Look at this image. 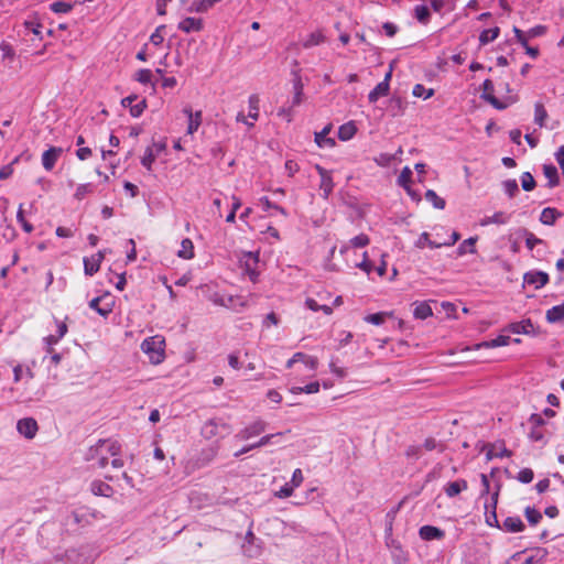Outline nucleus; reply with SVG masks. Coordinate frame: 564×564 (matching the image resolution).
I'll return each mask as SVG.
<instances>
[{"label": "nucleus", "mask_w": 564, "mask_h": 564, "mask_svg": "<svg viewBox=\"0 0 564 564\" xmlns=\"http://www.w3.org/2000/svg\"><path fill=\"white\" fill-rule=\"evenodd\" d=\"M121 453V445L112 440H99L90 446L86 453V460L95 462L94 465L104 468L108 465L110 456H118Z\"/></svg>", "instance_id": "nucleus-1"}, {"label": "nucleus", "mask_w": 564, "mask_h": 564, "mask_svg": "<svg viewBox=\"0 0 564 564\" xmlns=\"http://www.w3.org/2000/svg\"><path fill=\"white\" fill-rule=\"evenodd\" d=\"M165 339L161 335L145 338L141 344L142 351L149 357L153 365L161 364L165 358Z\"/></svg>", "instance_id": "nucleus-2"}, {"label": "nucleus", "mask_w": 564, "mask_h": 564, "mask_svg": "<svg viewBox=\"0 0 564 564\" xmlns=\"http://www.w3.org/2000/svg\"><path fill=\"white\" fill-rule=\"evenodd\" d=\"M268 424L262 420H257L253 423L249 424L245 429L238 432L236 435L237 438L241 441L250 440L254 436L260 435L267 430Z\"/></svg>", "instance_id": "nucleus-3"}, {"label": "nucleus", "mask_w": 564, "mask_h": 564, "mask_svg": "<svg viewBox=\"0 0 564 564\" xmlns=\"http://www.w3.org/2000/svg\"><path fill=\"white\" fill-rule=\"evenodd\" d=\"M64 150L61 147H51L43 152L41 162L46 171H52L56 162L61 159Z\"/></svg>", "instance_id": "nucleus-4"}, {"label": "nucleus", "mask_w": 564, "mask_h": 564, "mask_svg": "<svg viewBox=\"0 0 564 564\" xmlns=\"http://www.w3.org/2000/svg\"><path fill=\"white\" fill-rule=\"evenodd\" d=\"M258 262V254H254L252 252H247L241 258V263L245 268V271L253 283L257 282L259 275L257 271Z\"/></svg>", "instance_id": "nucleus-5"}, {"label": "nucleus", "mask_w": 564, "mask_h": 564, "mask_svg": "<svg viewBox=\"0 0 564 564\" xmlns=\"http://www.w3.org/2000/svg\"><path fill=\"white\" fill-rule=\"evenodd\" d=\"M482 95L481 98L488 101L491 106H494L496 109L502 110L508 107L507 104L500 101L498 98L494 96V83L490 79H486L482 83Z\"/></svg>", "instance_id": "nucleus-6"}, {"label": "nucleus", "mask_w": 564, "mask_h": 564, "mask_svg": "<svg viewBox=\"0 0 564 564\" xmlns=\"http://www.w3.org/2000/svg\"><path fill=\"white\" fill-rule=\"evenodd\" d=\"M316 171L321 176L319 188L323 192V197L327 199L333 192L334 182L330 175V172L322 167L321 165H316Z\"/></svg>", "instance_id": "nucleus-7"}, {"label": "nucleus", "mask_w": 564, "mask_h": 564, "mask_svg": "<svg viewBox=\"0 0 564 564\" xmlns=\"http://www.w3.org/2000/svg\"><path fill=\"white\" fill-rule=\"evenodd\" d=\"M105 258L104 251H98L96 254H93L90 258H84V271L86 275H94L98 272L100 268V263Z\"/></svg>", "instance_id": "nucleus-8"}, {"label": "nucleus", "mask_w": 564, "mask_h": 564, "mask_svg": "<svg viewBox=\"0 0 564 564\" xmlns=\"http://www.w3.org/2000/svg\"><path fill=\"white\" fill-rule=\"evenodd\" d=\"M523 280L524 283L540 289L549 282V275L543 271H530L524 274Z\"/></svg>", "instance_id": "nucleus-9"}, {"label": "nucleus", "mask_w": 564, "mask_h": 564, "mask_svg": "<svg viewBox=\"0 0 564 564\" xmlns=\"http://www.w3.org/2000/svg\"><path fill=\"white\" fill-rule=\"evenodd\" d=\"M107 295L93 299L88 305L91 310L96 311L100 316L107 317L112 312V303L105 302Z\"/></svg>", "instance_id": "nucleus-10"}, {"label": "nucleus", "mask_w": 564, "mask_h": 564, "mask_svg": "<svg viewBox=\"0 0 564 564\" xmlns=\"http://www.w3.org/2000/svg\"><path fill=\"white\" fill-rule=\"evenodd\" d=\"M177 28L184 33L199 32L204 28V22L202 19L187 17L178 23Z\"/></svg>", "instance_id": "nucleus-11"}, {"label": "nucleus", "mask_w": 564, "mask_h": 564, "mask_svg": "<svg viewBox=\"0 0 564 564\" xmlns=\"http://www.w3.org/2000/svg\"><path fill=\"white\" fill-rule=\"evenodd\" d=\"M18 432L26 438L35 436V420L32 417L21 419L17 423Z\"/></svg>", "instance_id": "nucleus-12"}, {"label": "nucleus", "mask_w": 564, "mask_h": 564, "mask_svg": "<svg viewBox=\"0 0 564 564\" xmlns=\"http://www.w3.org/2000/svg\"><path fill=\"white\" fill-rule=\"evenodd\" d=\"M467 488L468 484L465 479H457L445 485L444 492L448 498H454L458 496L462 491H465Z\"/></svg>", "instance_id": "nucleus-13"}, {"label": "nucleus", "mask_w": 564, "mask_h": 564, "mask_svg": "<svg viewBox=\"0 0 564 564\" xmlns=\"http://www.w3.org/2000/svg\"><path fill=\"white\" fill-rule=\"evenodd\" d=\"M419 534H420L421 539H423L425 541L441 540L445 535L443 530H441L436 527H433V525H423L420 529Z\"/></svg>", "instance_id": "nucleus-14"}, {"label": "nucleus", "mask_w": 564, "mask_h": 564, "mask_svg": "<svg viewBox=\"0 0 564 564\" xmlns=\"http://www.w3.org/2000/svg\"><path fill=\"white\" fill-rule=\"evenodd\" d=\"M184 113L188 117L187 133L193 134L202 123V111L192 112L189 107L184 108Z\"/></svg>", "instance_id": "nucleus-15"}, {"label": "nucleus", "mask_w": 564, "mask_h": 564, "mask_svg": "<svg viewBox=\"0 0 564 564\" xmlns=\"http://www.w3.org/2000/svg\"><path fill=\"white\" fill-rule=\"evenodd\" d=\"M546 555L547 552L545 549H534L530 554L523 556L521 564H542Z\"/></svg>", "instance_id": "nucleus-16"}, {"label": "nucleus", "mask_w": 564, "mask_h": 564, "mask_svg": "<svg viewBox=\"0 0 564 564\" xmlns=\"http://www.w3.org/2000/svg\"><path fill=\"white\" fill-rule=\"evenodd\" d=\"M507 330L513 334H530L533 330V324L531 319H523L509 324Z\"/></svg>", "instance_id": "nucleus-17"}, {"label": "nucleus", "mask_w": 564, "mask_h": 564, "mask_svg": "<svg viewBox=\"0 0 564 564\" xmlns=\"http://www.w3.org/2000/svg\"><path fill=\"white\" fill-rule=\"evenodd\" d=\"M391 551V556L394 564H405L408 561V554L403 551L400 544L394 541L391 544H388Z\"/></svg>", "instance_id": "nucleus-18"}, {"label": "nucleus", "mask_w": 564, "mask_h": 564, "mask_svg": "<svg viewBox=\"0 0 564 564\" xmlns=\"http://www.w3.org/2000/svg\"><path fill=\"white\" fill-rule=\"evenodd\" d=\"M545 318L551 324L562 322L564 319V302L547 310Z\"/></svg>", "instance_id": "nucleus-19"}, {"label": "nucleus", "mask_w": 564, "mask_h": 564, "mask_svg": "<svg viewBox=\"0 0 564 564\" xmlns=\"http://www.w3.org/2000/svg\"><path fill=\"white\" fill-rule=\"evenodd\" d=\"M502 528L507 532H521L524 530V523L519 517H508L505 519Z\"/></svg>", "instance_id": "nucleus-20"}, {"label": "nucleus", "mask_w": 564, "mask_h": 564, "mask_svg": "<svg viewBox=\"0 0 564 564\" xmlns=\"http://www.w3.org/2000/svg\"><path fill=\"white\" fill-rule=\"evenodd\" d=\"M226 427V424L219 420H209L203 426V434L205 437L210 438L218 435V427Z\"/></svg>", "instance_id": "nucleus-21"}, {"label": "nucleus", "mask_w": 564, "mask_h": 564, "mask_svg": "<svg viewBox=\"0 0 564 564\" xmlns=\"http://www.w3.org/2000/svg\"><path fill=\"white\" fill-rule=\"evenodd\" d=\"M510 215L503 212H497L492 216L485 217L480 220L481 226H488L490 224L505 225L509 221Z\"/></svg>", "instance_id": "nucleus-22"}, {"label": "nucleus", "mask_w": 564, "mask_h": 564, "mask_svg": "<svg viewBox=\"0 0 564 564\" xmlns=\"http://www.w3.org/2000/svg\"><path fill=\"white\" fill-rule=\"evenodd\" d=\"M510 341V337L509 336H506V335H499L498 337L491 339V340H486V341H482L480 344H477L475 347L476 349H480V348H495V347H501V346H507Z\"/></svg>", "instance_id": "nucleus-23"}, {"label": "nucleus", "mask_w": 564, "mask_h": 564, "mask_svg": "<svg viewBox=\"0 0 564 564\" xmlns=\"http://www.w3.org/2000/svg\"><path fill=\"white\" fill-rule=\"evenodd\" d=\"M330 131V126L325 127L321 132L315 133V142L321 148L333 147L335 141L328 138V133Z\"/></svg>", "instance_id": "nucleus-24"}, {"label": "nucleus", "mask_w": 564, "mask_h": 564, "mask_svg": "<svg viewBox=\"0 0 564 564\" xmlns=\"http://www.w3.org/2000/svg\"><path fill=\"white\" fill-rule=\"evenodd\" d=\"M390 85L387 83H379L368 95L370 102H376L379 97L387 96L389 94Z\"/></svg>", "instance_id": "nucleus-25"}, {"label": "nucleus", "mask_w": 564, "mask_h": 564, "mask_svg": "<svg viewBox=\"0 0 564 564\" xmlns=\"http://www.w3.org/2000/svg\"><path fill=\"white\" fill-rule=\"evenodd\" d=\"M357 132V128L354 122H347L339 127L338 138L341 141L350 140Z\"/></svg>", "instance_id": "nucleus-26"}, {"label": "nucleus", "mask_w": 564, "mask_h": 564, "mask_svg": "<svg viewBox=\"0 0 564 564\" xmlns=\"http://www.w3.org/2000/svg\"><path fill=\"white\" fill-rule=\"evenodd\" d=\"M325 42V36L321 31L312 32L304 41L303 47L311 48Z\"/></svg>", "instance_id": "nucleus-27"}, {"label": "nucleus", "mask_w": 564, "mask_h": 564, "mask_svg": "<svg viewBox=\"0 0 564 564\" xmlns=\"http://www.w3.org/2000/svg\"><path fill=\"white\" fill-rule=\"evenodd\" d=\"M544 176L549 180V187H554L558 184L557 169L552 164L543 166Z\"/></svg>", "instance_id": "nucleus-28"}, {"label": "nucleus", "mask_w": 564, "mask_h": 564, "mask_svg": "<svg viewBox=\"0 0 564 564\" xmlns=\"http://www.w3.org/2000/svg\"><path fill=\"white\" fill-rule=\"evenodd\" d=\"M259 106H260L259 96L256 94L251 95L248 100V107H249L248 117L254 121L258 120V118H259Z\"/></svg>", "instance_id": "nucleus-29"}, {"label": "nucleus", "mask_w": 564, "mask_h": 564, "mask_svg": "<svg viewBox=\"0 0 564 564\" xmlns=\"http://www.w3.org/2000/svg\"><path fill=\"white\" fill-rule=\"evenodd\" d=\"M181 247L182 248L177 253L180 258L188 260L194 257V246L191 239H183Z\"/></svg>", "instance_id": "nucleus-30"}, {"label": "nucleus", "mask_w": 564, "mask_h": 564, "mask_svg": "<svg viewBox=\"0 0 564 564\" xmlns=\"http://www.w3.org/2000/svg\"><path fill=\"white\" fill-rule=\"evenodd\" d=\"M477 241V238L476 237H470L466 240H464L457 248V254L458 256H464L465 253L469 252V253H475L476 252V249H475V243Z\"/></svg>", "instance_id": "nucleus-31"}, {"label": "nucleus", "mask_w": 564, "mask_h": 564, "mask_svg": "<svg viewBox=\"0 0 564 564\" xmlns=\"http://www.w3.org/2000/svg\"><path fill=\"white\" fill-rule=\"evenodd\" d=\"M433 314L431 306L426 302L416 304L413 315L415 318L425 319Z\"/></svg>", "instance_id": "nucleus-32"}, {"label": "nucleus", "mask_w": 564, "mask_h": 564, "mask_svg": "<svg viewBox=\"0 0 564 564\" xmlns=\"http://www.w3.org/2000/svg\"><path fill=\"white\" fill-rule=\"evenodd\" d=\"M558 216L555 208L546 207L542 210L540 220L544 225H553Z\"/></svg>", "instance_id": "nucleus-33"}, {"label": "nucleus", "mask_w": 564, "mask_h": 564, "mask_svg": "<svg viewBox=\"0 0 564 564\" xmlns=\"http://www.w3.org/2000/svg\"><path fill=\"white\" fill-rule=\"evenodd\" d=\"M283 435V433H275V434H269L265 436H262L257 443L251 444V447L253 448H260L262 446H267L270 444H276L278 438H280Z\"/></svg>", "instance_id": "nucleus-34"}, {"label": "nucleus", "mask_w": 564, "mask_h": 564, "mask_svg": "<svg viewBox=\"0 0 564 564\" xmlns=\"http://www.w3.org/2000/svg\"><path fill=\"white\" fill-rule=\"evenodd\" d=\"M425 199L437 209H444L445 207V200L440 197L433 189L426 191Z\"/></svg>", "instance_id": "nucleus-35"}, {"label": "nucleus", "mask_w": 564, "mask_h": 564, "mask_svg": "<svg viewBox=\"0 0 564 564\" xmlns=\"http://www.w3.org/2000/svg\"><path fill=\"white\" fill-rule=\"evenodd\" d=\"M499 33H500L499 28L484 30L480 33L479 41L484 45L488 44V43L495 41L498 37Z\"/></svg>", "instance_id": "nucleus-36"}, {"label": "nucleus", "mask_w": 564, "mask_h": 564, "mask_svg": "<svg viewBox=\"0 0 564 564\" xmlns=\"http://www.w3.org/2000/svg\"><path fill=\"white\" fill-rule=\"evenodd\" d=\"M14 57V53L10 45L2 43L0 45V62L4 65H9Z\"/></svg>", "instance_id": "nucleus-37"}, {"label": "nucleus", "mask_w": 564, "mask_h": 564, "mask_svg": "<svg viewBox=\"0 0 564 564\" xmlns=\"http://www.w3.org/2000/svg\"><path fill=\"white\" fill-rule=\"evenodd\" d=\"M524 514L531 525L538 524L542 519V513L533 507H527Z\"/></svg>", "instance_id": "nucleus-38"}, {"label": "nucleus", "mask_w": 564, "mask_h": 564, "mask_svg": "<svg viewBox=\"0 0 564 564\" xmlns=\"http://www.w3.org/2000/svg\"><path fill=\"white\" fill-rule=\"evenodd\" d=\"M414 14L419 22L426 24L430 20L431 13L426 6L421 4L414 8Z\"/></svg>", "instance_id": "nucleus-39"}, {"label": "nucleus", "mask_w": 564, "mask_h": 564, "mask_svg": "<svg viewBox=\"0 0 564 564\" xmlns=\"http://www.w3.org/2000/svg\"><path fill=\"white\" fill-rule=\"evenodd\" d=\"M67 333V325L65 323H57L56 335H50L45 338L48 345L56 344Z\"/></svg>", "instance_id": "nucleus-40"}, {"label": "nucleus", "mask_w": 564, "mask_h": 564, "mask_svg": "<svg viewBox=\"0 0 564 564\" xmlns=\"http://www.w3.org/2000/svg\"><path fill=\"white\" fill-rule=\"evenodd\" d=\"M521 232L523 234L525 238V245L528 249L533 250V248L538 245H543L544 241L538 237H535L532 232H530L528 229H522Z\"/></svg>", "instance_id": "nucleus-41"}, {"label": "nucleus", "mask_w": 564, "mask_h": 564, "mask_svg": "<svg viewBox=\"0 0 564 564\" xmlns=\"http://www.w3.org/2000/svg\"><path fill=\"white\" fill-rule=\"evenodd\" d=\"M546 118H547V112H546L544 106L540 102L535 104V107H534L535 123H538L540 127H543Z\"/></svg>", "instance_id": "nucleus-42"}, {"label": "nucleus", "mask_w": 564, "mask_h": 564, "mask_svg": "<svg viewBox=\"0 0 564 564\" xmlns=\"http://www.w3.org/2000/svg\"><path fill=\"white\" fill-rule=\"evenodd\" d=\"M497 499H498V491L492 495L491 503L485 505L486 510H488L489 508L492 509L490 516L487 517V523L489 525H492L494 522L497 523V514H496Z\"/></svg>", "instance_id": "nucleus-43"}, {"label": "nucleus", "mask_w": 564, "mask_h": 564, "mask_svg": "<svg viewBox=\"0 0 564 564\" xmlns=\"http://www.w3.org/2000/svg\"><path fill=\"white\" fill-rule=\"evenodd\" d=\"M50 9L57 14L67 13L73 9V4L65 1H55L50 4Z\"/></svg>", "instance_id": "nucleus-44"}, {"label": "nucleus", "mask_w": 564, "mask_h": 564, "mask_svg": "<svg viewBox=\"0 0 564 564\" xmlns=\"http://www.w3.org/2000/svg\"><path fill=\"white\" fill-rule=\"evenodd\" d=\"M411 178H412V171L409 166H405V167H403V170L401 171V173L398 177V184L403 188H408V186H410Z\"/></svg>", "instance_id": "nucleus-45"}, {"label": "nucleus", "mask_w": 564, "mask_h": 564, "mask_svg": "<svg viewBox=\"0 0 564 564\" xmlns=\"http://www.w3.org/2000/svg\"><path fill=\"white\" fill-rule=\"evenodd\" d=\"M415 245H416V247H417V248H424L425 246H429L430 248H440V247H442V243H441V242H440V243H437V242H435V241H432V240L430 239V236H429V234H427V232H423V234H421V236H420V238L417 239V241H416V243H415Z\"/></svg>", "instance_id": "nucleus-46"}, {"label": "nucleus", "mask_w": 564, "mask_h": 564, "mask_svg": "<svg viewBox=\"0 0 564 564\" xmlns=\"http://www.w3.org/2000/svg\"><path fill=\"white\" fill-rule=\"evenodd\" d=\"M413 96L415 97H422L423 99H429L434 95V90L432 88L426 89L423 85L416 84L413 87L412 91Z\"/></svg>", "instance_id": "nucleus-47"}, {"label": "nucleus", "mask_w": 564, "mask_h": 564, "mask_svg": "<svg viewBox=\"0 0 564 564\" xmlns=\"http://www.w3.org/2000/svg\"><path fill=\"white\" fill-rule=\"evenodd\" d=\"M17 218H18V221L22 225L23 229L26 232H31L32 231L33 226H32V224L29 220H26V218H25V209H24L22 204L20 205V208L18 210Z\"/></svg>", "instance_id": "nucleus-48"}, {"label": "nucleus", "mask_w": 564, "mask_h": 564, "mask_svg": "<svg viewBox=\"0 0 564 564\" xmlns=\"http://www.w3.org/2000/svg\"><path fill=\"white\" fill-rule=\"evenodd\" d=\"M521 185L527 192H530L535 187V181L530 172H524L521 175Z\"/></svg>", "instance_id": "nucleus-49"}, {"label": "nucleus", "mask_w": 564, "mask_h": 564, "mask_svg": "<svg viewBox=\"0 0 564 564\" xmlns=\"http://www.w3.org/2000/svg\"><path fill=\"white\" fill-rule=\"evenodd\" d=\"M502 187L509 197H513L519 192L518 183L516 180H507L502 183Z\"/></svg>", "instance_id": "nucleus-50"}, {"label": "nucleus", "mask_w": 564, "mask_h": 564, "mask_svg": "<svg viewBox=\"0 0 564 564\" xmlns=\"http://www.w3.org/2000/svg\"><path fill=\"white\" fill-rule=\"evenodd\" d=\"M155 160V154L153 152V149L151 147H148L145 152H144V155L142 156L141 159V164L147 169V170H151V166H152V163L154 162Z\"/></svg>", "instance_id": "nucleus-51"}, {"label": "nucleus", "mask_w": 564, "mask_h": 564, "mask_svg": "<svg viewBox=\"0 0 564 564\" xmlns=\"http://www.w3.org/2000/svg\"><path fill=\"white\" fill-rule=\"evenodd\" d=\"M389 314L384 312L369 314L365 317V321L373 325H381L384 323V319Z\"/></svg>", "instance_id": "nucleus-52"}, {"label": "nucleus", "mask_w": 564, "mask_h": 564, "mask_svg": "<svg viewBox=\"0 0 564 564\" xmlns=\"http://www.w3.org/2000/svg\"><path fill=\"white\" fill-rule=\"evenodd\" d=\"M165 29V25H160L155 29V31L150 36V42L154 46H159L162 44L164 36L162 34V31Z\"/></svg>", "instance_id": "nucleus-53"}, {"label": "nucleus", "mask_w": 564, "mask_h": 564, "mask_svg": "<svg viewBox=\"0 0 564 564\" xmlns=\"http://www.w3.org/2000/svg\"><path fill=\"white\" fill-rule=\"evenodd\" d=\"M533 470L530 469V468H523L519 471L518 474V480L523 482V484H529L533 480Z\"/></svg>", "instance_id": "nucleus-54"}, {"label": "nucleus", "mask_w": 564, "mask_h": 564, "mask_svg": "<svg viewBox=\"0 0 564 564\" xmlns=\"http://www.w3.org/2000/svg\"><path fill=\"white\" fill-rule=\"evenodd\" d=\"M303 90V86H302V83L301 80H297L295 82L294 84V96H293V99H292V106H299L302 101V91Z\"/></svg>", "instance_id": "nucleus-55"}, {"label": "nucleus", "mask_w": 564, "mask_h": 564, "mask_svg": "<svg viewBox=\"0 0 564 564\" xmlns=\"http://www.w3.org/2000/svg\"><path fill=\"white\" fill-rule=\"evenodd\" d=\"M240 206H241L240 199L237 198L236 196H232V207H231L230 213L226 217L227 223H235L236 212L238 208H240Z\"/></svg>", "instance_id": "nucleus-56"}, {"label": "nucleus", "mask_w": 564, "mask_h": 564, "mask_svg": "<svg viewBox=\"0 0 564 564\" xmlns=\"http://www.w3.org/2000/svg\"><path fill=\"white\" fill-rule=\"evenodd\" d=\"M369 243L368 236L360 234L350 240V245L356 248L366 247Z\"/></svg>", "instance_id": "nucleus-57"}, {"label": "nucleus", "mask_w": 564, "mask_h": 564, "mask_svg": "<svg viewBox=\"0 0 564 564\" xmlns=\"http://www.w3.org/2000/svg\"><path fill=\"white\" fill-rule=\"evenodd\" d=\"M135 79L141 84H149L152 79V72L150 69H140L135 75Z\"/></svg>", "instance_id": "nucleus-58"}, {"label": "nucleus", "mask_w": 564, "mask_h": 564, "mask_svg": "<svg viewBox=\"0 0 564 564\" xmlns=\"http://www.w3.org/2000/svg\"><path fill=\"white\" fill-rule=\"evenodd\" d=\"M65 557V564H83L80 555L75 550L67 551Z\"/></svg>", "instance_id": "nucleus-59"}, {"label": "nucleus", "mask_w": 564, "mask_h": 564, "mask_svg": "<svg viewBox=\"0 0 564 564\" xmlns=\"http://www.w3.org/2000/svg\"><path fill=\"white\" fill-rule=\"evenodd\" d=\"M189 12L204 13L207 12L204 0H194L188 8Z\"/></svg>", "instance_id": "nucleus-60"}, {"label": "nucleus", "mask_w": 564, "mask_h": 564, "mask_svg": "<svg viewBox=\"0 0 564 564\" xmlns=\"http://www.w3.org/2000/svg\"><path fill=\"white\" fill-rule=\"evenodd\" d=\"M405 455L411 459H419L421 456V447L416 445H411L406 448Z\"/></svg>", "instance_id": "nucleus-61"}, {"label": "nucleus", "mask_w": 564, "mask_h": 564, "mask_svg": "<svg viewBox=\"0 0 564 564\" xmlns=\"http://www.w3.org/2000/svg\"><path fill=\"white\" fill-rule=\"evenodd\" d=\"M294 487L291 484H285L281 489L275 494L279 498H288L293 494Z\"/></svg>", "instance_id": "nucleus-62"}, {"label": "nucleus", "mask_w": 564, "mask_h": 564, "mask_svg": "<svg viewBox=\"0 0 564 564\" xmlns=\"http://www.w3.org/2000/svg\"><path fill=\"white\" fill-rule=\"evenodd\" d=\"M303 482V474H302V470L300 468H296L294 471H293V475H292V479H291V485L296 488L299 487L301 484Z\"/></svg>", "instance_id": "nucleus-63"}, {"label": "nucleus", "mask_w": 564, "mask_h": 564, "mask_svg": "<svg viewBox=\"0 0 564 564\" xmlns=\"http://www.w3.org/2000/svg\"><path fill=\"white\" fill-rule=\"evenodd\" d=\"M145 108L144 100L131 106L130 113L132 117L137 118L140 117Z\"/></svg>", "instance_id": "nucleus-64"}]
</instances>
